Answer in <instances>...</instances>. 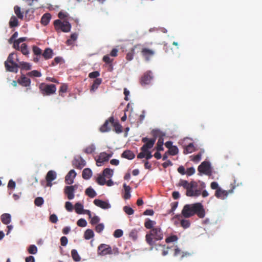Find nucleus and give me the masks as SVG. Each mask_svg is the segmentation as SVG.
Listing matches in <instances>:
<instances>
[{"mask_svg":"<svg viewBox=\"0 0 262 262\" xmlns=\"http://www.w3.org/2000/svg\"><path fill=\"white\" fill-rule=\"evenodd\" d=\"M129 236L132 239L136 240L138 238V231L136 229L132 230L130 232Z\"/></svg>","mask_w":262,"mask_h":262,"instance_id":"obj_54","label":"nucleus"},{"mask_svg":"<svg viewBox=\"0 0 262 262\" xmlns=\"http://www.w3.org/2000/svg\"><path fill=\"white\" fill-rule=\"evenodd\" d=\"M141 141L143 143H144V144L141 148V150L143 151H147V150L151 149L156 142L155 139H149L147 137L143 138Z\"/></svg>","mask_w":262,"mask_h":262,"instance_id":"obj_7","label":"nucleus"},{"mask_svg":"<svg viewBox=\"0 0 262 262\" xmlns=\"http://www.w3.org/2000/svg\"><path fill=\"white\" fill-rule=\"evenodd\" d=\"M99 221H100L99 217L98 216L95 215L94 217L91 218L90 223L92 225H95V224H98L99 222Z\"/></svg>","mask_w":262,"mask_h":262,"instance_id":"obj_64","label":"nucleus"},{"mask_svg":"<svg viewBox=\"0 0 262 262\" xmlns=\"http://www.w3.org/2000/svg\"><path fill=\"white\" fill-rule=\"evenodd\" d=\"M178 239V236L176 235H173L167 237L165 239V242L167 243H169L171 242H176Z\"/></svg>","mask_w":262,"mask_h":262,"instance_id":"obj_55","label":"nucleus"},{"mask_svg":"<svg viewBox=\"0 0 262 262\" xmlns=\"http://www.w3.org/2000/svg\"><path fill=\"white\" fill-rule=\"evenodd\" d=\"M123 231L121 229L116 230L113 234V235L116 238H119L123 235Z\"/></svg>","mask_w":262,"mask_h":262,"instance_id":"obj_60","label":"nucleus"},{"mask_svg":"<svg viewBox=\"0 0 262 262\" xmlns=\"http://www.w3.org/2000/svg\"><path fill=\"white\" fill-rule=\"evenodd\" d=\"M76 174L77 173L74 169L71 170L65 177V183L68 185L72 184Z\"/></svg>","mask_w":262,"mask_h":262,"instance_id":"obj_17","label":"nucleus"},{"mask_svg":"<svg viewBox=\"0 0 262 262\" xmlns=\"http://www.w3.org/2000/svg\"><path fill=\"white\" fill-rule=\"evenodd\" d=\"M27 75L29 77H39L41 76V74L40 72H38L37 70H33L31 72L27 73Z\"/></svg>","mask_w":262,"mask_h":262,"instance_id":"obj_46","label":"nucleus"},{"mask_svg":"<svg viewBox=\"0 0 262 262\" xmlns=\"http://www.w3.org/2000/svg\"><path fill=\"white\" fill-rule=\"evenodd\" d=\"M179 152L178 148L176 146H172L168 150V152L169 155L172 156H174L178 154Z\"/></svg>","mask_w":262,"mask_h":262,"instance_id":"obj_48","label":"nucleus"},{"mask_svg":"<svg viewBox=\"0 0 262 262\" xmlns=\"http://www.w3.org/2000/svg\"><path fill=\"white\" fill-rule=\"evenodd\" d=\"M42 56L46 60L51 58L53 56V51L50 48H46L42 54Z\"/></svg>","mask_w":262,"mask_h":262,"instance_id":"obj_22","label":"nucleus"},{"mask_svg":"<svg viewBox=\"0 0 262 262\" xmlns=\"http://www.w3.org/2000/svg\"><path fill=\"white\" fill-rule=\"evenodd\" d=\"M123 188L124 189V193L123 195V198L125 200L129 199L131 197L130 195V190L131 188L129 186L127 185L126 184H123Z\"/></svg>","mask_w":262,"mask_h":262,"instance_id":"obj_25","label":"nucleus"},{"mask_svg":"<svg viewBox=\"0 0 262 262\" xmlns=\"http://www.w3.org/2000/svg\"><path fill=\"white\" fill-rule=\"evenodd\" d=\"M156 224V223L154 221L150 220V219H147L144 223V226L148 229L154 228V226Z\"/></svg>","mask_w":262,"mask_h":262,"instance_id":"obj_32","label":"nucleus"},{"mask_svg":"<svg viewBox=\"0 0 262 262\" xmlns=\"http://www.w3.org/2000/svg\"><path fill=\"white\" fill-rule=\"evenodd\" d=\"M123 210L128 215H132L134 213V210L129 206H124Z\"/></svg>","mask_w":262,"mask_h":262,"instance_id":"obj_57","label":"nucleus"},{"mask_svg":"<svg viewBox=\"0 0 262 262\" xmlns=\"http://www.w3.org/2000/svg\"><path fill=\"white\" fill-rule=\"evenodd\" d=\"M51 18V15L50 13H45L41 17L40 23L43 26H47L49 23Z\"/></svg>","mask_w":262,"mask_h":262,"instance_id":"obj_24","label":"nucleus"},{"mask_svg":"<svg viewBox=\"0 0 262 262\" xmlns=\"http://www.w3.org/2000/svg\"><path fill=\"white\" fill-rule=\"evenodd\" d=\"M232 192L233 189L227 191L224 190L221 188L220 189H218L217 190L215 191L214 195L218 199L224 200L228 196L229 193H231Z\"/></svg>","mask_w":262,"mask_h":262,"instance_id":"obj_13","label":"nucleus"},{"mask_svg":"<svg viewBox=\"0 0 262 262\" xmlns=\"http://www.w3.org/2000/svg\"><path fill=\"white\" fill-rule=\"evenodd\" d=\"M9 27L11 28L16 27L18 26V21L15 16H12L10 19Z\"/></svg>","mask_w":262,"mask_h":262,"instance_id":"obj_33","label":"nucleus"},{"mask_svg":"<svg viewBox=\"0 0 262 262\" xmlns=\"http://www.w3.org/2000/svg\"><path fill=\"white\" fill-rule=\"evenodd\" d=\"M71 255L73 259L76 261H78L80 260V257L79 256L77 251L75 249H73L71 251Z\"/></svg>","mask_w":262,"mask_h":262,"instance_id":"obj_47","label":"nucleus"},{"mask_svg":"<svg viewBox=\"0 0 262 262\" xmlns=\"http://www.w3.org/2000/svg\"><path fill=\"white\" fill-rule=\"evenodd\" d=\"M2 222L5 225L9 224L11 221V216L9 213H4L1 216Z\"/></svg>","mask_w":262,"mask_h":262,"instance_id":"obj_23","label":"nucleus"},{"mask_svg":"<svg viewBox=\"0 0 262 262\" xmlns=\"http://www.w3.org/2000/svg\"><path fill=\"white\" fill-rule=\"evenodd\" d=\"M77 38V34L76 33H72L70 36V38L66 41V43L68 45H71L73 42Z\"/></svg>","mask_w":262,"mask_h":262,"instance_id":"obj_44","label":"nucleus"},{"mask_svg":"<svg viewBox=\"0 0 262 262\" xmlns=\"http://www.w3.org/2000/svg\"><path fill=\"white\" fill-rule=\"evenodd\" d=\"M104 228V225L103 224H102V223L98 224L95 227V230L97 232L100 233L103 230Z\"/></svg>","mask_w":262,"mask_h":262,"instance_id":"obj_63","label":"nucleus"},{"mask_svg":"<svg viewBox=\"0 0 262 262\" xmlns=\"http://www.w3.org/2000/svg\"><path fill=\"white\" fill-rule=\"evenodd\" d=\"M204 153V150L201 149L200 151L196 155L190 156L191 160L195 163H198L201 160L202 155Z\"/></svg>","mask_w":262,"mask_h":262,"instance_id":"obj_26","label":"nucleus"},{"mask_svg":"<svg viewBox=\"0 0 262 262\" xmlns=\"http://www.w3.org/2000/svg\"><path fill=\"white\" fill-rule=\"evenodd\" d=\"M44 202V200L42 197H37L34 200V204L36 206L40 207Z\"/></svg>","mask_w":262,"mask_h":262,"instance_id":"obj_52","label":"nucleus"},{"mask_svg":"<svg viewBox=\"0 0 262 262\" xmlns=\"http://www.w3.org/2000/svg\"><path fill=\"white\" fill-rule=\"evenodd\" d=\"M86 164L84 159L81 157L75 158L72 161V165L77 169H82Z\"/></svg>","mask_w":262,"mask_h":262,"instance_id":"obj_14","label":"nucleus"},{"mask_svg":"<svg viewBox=\"0 0 262 262\" xmlns=\"http://www.w3.org/2000/svg\"><path fill=\"white\" fill-rule=\"evenodd\" d=\"M85 194L91 198H93L97 195L96 191L91 187H88L85 191Z\"/></svg>","mask_w":262,"mask_h":262,"instance_id":"obj_34","label":"nucleus"},{"mask_svg":"<svg viewBox=\"0 0 262 262\" xmlns=\"http://www.w3.org/2000/svg\"><path fill=\"white\" fill-rule=\"evenodd\" d=\"M104 177H104L103 175L99 176L96 180L97 183L100 185H104L106 183V180L105 179Z\"/></svg>","mask_w":262,"mask_h":262,"instance_id":"obj_51","label":"nucleus"},{"mask_svg":"<svg viewBox=\"0 0 262 262\" xmlns=\"http://www.w3.org/2000/svg\"><path fill=\"white\" fill-rule=\"evenodd\" d=\"M14 11L15 14L16 15L17 17L18 18H19L20 19H23L24 14H23V13L21 12V11L20 10V8L19 7H18V6H15L14 8Z\"/></svg>","mask_w":262,"mask_h":262,"instance_id":"obj_38","label":"nucleus"},{"mask_svg":"<svg viewBox=\"0 0 262 262\" xmlns=\"http://www.w3.org/2000/svg\"><path fill=\"white\" fill-rule=\"evenodd\" d=\"M94 236V233L92 230L87 229L84 234V237L85 239H90Z\"/></svg>","mask_w":262,"mask_h":262,"instance_id":"obj_40","label":"nucleus"},{"mask_svg":"<svg viewBox=\"0 0 262 262\" xmlns=\"http://www.w3.org/2000/svg\"><path fill=\"white\" fill-rule=\"evenodd\" d=\"M41 93L43 96H50L55 93L56 86L54 84L41 83L39 86Z\"/></svg>","mask_w":262,"mask_h":262,"instance_id":"obj_4","label":"nucleus"},{"mask_svg":"<svg viewBox=\"0 0 262 262\" xmlns=\"http://www.w3.org/2000/svg\"><path fill=\"white\" fill-rule=\"evenodd\" d=\"M141 53L145 60L148 61L150 59L151 57L155 55V52L151 49L147 48H143L142 49Z\"/></svg>","mask_w":262,"mask_h":262,"instance_id":"obj_12","label":"nucleus"},{"mask_svg":"<svg viewBox=\"0 0 262 262\" xmlns=\"http://www.w3.org/2000/svg\"><path fill=\"white\" fill-rule=\"evenodd\" d=\"M138 45H136L134 48H132L127 53L126 59L128 61H130L133 59L134 54H135V49L137 47Z\"/></svg>","mask_w":262,"mask_h":262,"instance_id":"obj_37","label":"nucleus"},{"mask_svg":"<svg viewBox=\"0 0 262 262\" xmlns=\"http://www.w3.org/2000/svg\"><path fill=\"white\" fill-rule=\"evenodd\" d=\"M151 75L152 73L151 71H148L146 72L141 78V84L142 85H144L149 84L152 78Z\"/></svg>","mask_w":262,"mask_h":262,"instance_id":"obj_16","label":"nucleus"},{"mask_svg":"<svg viewBox=\"0 0 262 262\" xmlns=\"http://www.w3.org/2000/svg\"><path fill=\"white\" fill-rule=\"evenodd\" d=\"M57 178L56 172L52 170H49L46 175V181H53L55 180Z\"/></svg>","mask_w":262,"mask_h":262,"instance_id":"obj_21","label":"nucleus"},{"mask_svg":"<svg viewBox=\"0 0 262 262\" xmlns=\"http://www.w3.org/2000/svg\"><path fill=\"white\" fill-rule=\"evenodd\" d=\"M196 214L200 218H203L205 211L203 205L200 203L185 205L181 212V215L185 218H189Z\"/></svg>","mask_w":262,"mask_h":262,"instance_id":"obj_1","label":"nucleus"},{"mask_svg":"<svg viewBox=\"0 0 262 262\" xmlns=\"http://www.w3.org/2000/svg\"><path fill=\"white\" fill-rule=\"evenodd\" d=\"M155 247L157 250H159V248H162V255L163 256L166 255L168 253L169 247H165V245H157V246H155Z\"/></svg>","mask_w":262,"mask_h":262,"instance_id":"obj_43","label":"nucleus"},{"mask_svg":"<svg viewBox=\"0 0 262 262\" xmlns=\"http://www.w3.org/2000/svg\"><path fill=\"white\" fill-rule=\"evenodd\" d=\"M78 188V185L66 186L64 188V193L69 200H72L74 198V192Z\"/></svg>","mask_w":262,"mask_h":262,"instance_id":"obj_8","label":"nucleus"},{"mask_svg":"<svg viewBox=\"0 0 262 262\" xmlns=\"http://www.w3.org/2000/svg\"><path fill=\"white\" fill-rule=\"evenodd\" d=\"M102 60L107 64H112L113 59H111L108 55H106L103 56Z\"/></svg>","mask_w":262,"mask_h":262,"instance_id":"obj_61","label":"nucleus"},{"mask_svg":"<svg viewBox=\"0 0 262 262\" xmlns=\"http://www.w3.org/2000/svg\"><path fill=\"white\" fill-rule=\"evenodd\" d=\"M94 204L96 206L104 209H109L111 207V205L108 202L99 199H95L94 201Z\"/></svg>","mask_w":262,"mask_h":262,"instance_id":"obj_19","label":"nucleus"},{"mask_svg":"<svg viewBox=\"0 0 262 262\" xmlns=\"http://www.w3.org/2000/svg\"><path fill=\"white\" fill-rule=\"evenodd\" d=\"M184 216L181 214H177L173 217V220L177 219L180 222L181 226L186 229L189 227L190 223L189 220L183 219Z\"/></svg>","mask_w":262,"mask_h":262,"instance_id":"obj_15","label":"nucleus"},{"mask_svg":"<svg viewBox=\"0 0 262 262\" xmlns=\"http://www.w3.org/2000/svg\"><path fill=\"white\" fill-rule=\"evenodd\" d=\"M32 50L33 53L36 56H40L42 54L41 50L36 46H33L32 47Z\"/></svg>","mask_w":262,"mask_h":262,"instance_id":"obj_50","label":"nucleus"},{"mask_svg":"<svg viewBox=\"0 0 262 262\" xmlns=\"http://www.w3.org/2000/svg\"><path fill=\"white\" fill-rule=\"evenodd\" d=\"M18 83L23 86L28 87L30 86L31 80L25 75H22L18 80Z\"/></svg>","mask_w":262,"mask_h":262,"instance_id":"obj_20","label":"nucleus"},{"mask_svg":"<svg viewBox=\"0 0 262 262\" xmlns=\"http://www.w3.org/2000/svg\"><path fill=\"white\" fill-rule=\"evenodd\" d=\"M95 150V146L93 144L86 147L84 149V152L88 154H92Z\"/></svg>","mask_w":262,"mask_h":262,"instance_id":"obj_53","label":"nucleus"},{"mask_svg":"<svg viewBox=\"0 0 262 262\" xmlns=\"http://www.w3.org/2000/svg\"><path fill=\"white\" fill-rule=\"evenodd\" d=\"M77 225L79 226V227H84L86 226L87 225V222L86 221V220L84 219H80L79 220H78L77 222Z\"/></svg>","mask_w":262,"mask_h":262,"instance_id":"obj_59","label":"nucleus"},{"mask_svg":"<svg viewBox=\"0 0 262 262\" xmlns=\"http://www.w3.org/2000/svg\"><path fill=\"white\" fill-rule=\"evenodd\" d=\"M179 255H181V258H183L185 256L189 255V253L187 252H182L179 248L177 247L174 249V256H178Z\"/></svg>","mask_w":262,"mask_h":262,"instance_id":"obj_39","label":"nucleus"},{"mask_svg":"<svg viewBox=\"0 0 262 262\" xmlns=\"http://www.w3.org/2000/svg\"><path fill=\"white\" fill-rule=\"evenodd\" d=\"M31 65L30 63L26 62H20L18 67H20L22 70H30L31 69Z\"/></svg>","mask_w":262,"mask_h":262,"instance_id":"obj_36","label":"nucleus"},{"mask_svg":"<svg viewBox=\"0 0 262 262\" xmlns=\"http://www.w3.org/2000/svg\"><path fill=\"white\" fill-rule=\"evenodd\" d=\"M55 30L57 32H69L71 29L70 23L67 20L61 21L60 19H56L53 23Z\"/></svg>","mask_w":262,"mask_h":262,"instance_id":"obj_3","label":"nucleus"},{"mask_svg":"<svg viewBox=\"0 0 262 262\" xmlns=\"http://www.w3.org/2000/svg\"><path fill=\"white\" fill-rule=\"evenodd\" d=\"M68 89V85L66 84H62L59 90V95L63 96L62 93H66Z\"/></svg>","mask_w":262,"mask_h":262,"instance_id":"obj_58","label":"nucleus"},{"mask_svg":"<svg viewBox=\"0 0 262 262\" xmlns=\"http://www.w3.org/2000/svg\"><path fill=\"white\" fill-rule=\"evenodd\" d=\"M164 233L161 228L156 226L151 229L145 235L146 243L153 248L157 246L156 241H161L163 239Z\"/></svg>","mask_w":262,"mask_h":262,"instance_id":"obj_2","label":"nucleus"},{"mask_svg":"<svg viewBox=\"0 0 262 262\" xmlns=\"http://www.w3.org/2000/svg\"><path fill=\"white\" fill-rule=\"evenodd\" d=\"M178 186H182L186 189V191H188L191 188H196L197 187V183L194 181H191L190 183H189L186 180H180L179 183L178 184Z\"/></svg>","mask_w":262,"mask_h":262,"instance_id":"obj_10","label":"nucleus"},{"mask_svg":"<svg viewBox=\"0 0 262 262\" xmlns=\"http://www.w3.org/2000/svg\"><path fill=\"white\" fill-rule=\"evenodd\" d=\"M112 125L114 126L116 133L119 134L122 132V127L118 121L116 122L114 121Z\"/></svg>","mask_w":262,"mask_h":262,"instance_id":"obj_35","label":"nucleus"},{"mask_svg":"<svg viewBox=\"0 0 262 262\" xmlns=\"http://www.w3.org/2000/svg\"><path fill=\"white\" fill-rule=\"evenodd\" d=\"M28 251L30 254H35L37 252V247L34 245H31L28 247Z\"/></svg>","mask_w":262,"mask_h":262,"instance_id":"obj_49","label":"nucleus"},{"mask_svg":"<svg viewBox=\"0 0 262 262\" xmlns=\"http://www.w3.org/2000/svg\"><path fill=\"white\" fill-rule=\"evenodd\" d=\"M102 82V79L101 78H96L94 80V82L91 86V92H94L97 88H98L99 85Z\"/></svg>","mask_w":262,"mask_h":262,"instance_id":"obj_31","label":"nucleus"},{"mask_svg":"<svg viewBox=\"0 0 262 262\" xmlns=\"http://www.w3.org/2000/svg\"><path fill=\"white\" fill-rule=\"evenodd\" d=\"M163 144V139L161 138L159 139L157 144V150L158 151H163L164 150Z\"/></svg>","mask_w":262,"mask_h":262,"instance_id":"obj_56","label":"nucleus"},{"mask_svg":"<svg viewBox=\"0 0 262 262\" xmlns=\"http://www.w3.org/2000/svg\"><path fill=\"white\" fill-rule=\"evenodd\" d=\"M114 118L113 116L110 117L108 120H106L104 124L100 127V130L101 132L104 133L109 132L111 130V127L109 126V123L112 125L114 123Z\"/></svg>","mask_w":262,"mask_h":262,"instance_id":"obj_18","label":"nucleus"},{"mask_svg":"<svg viewBox=\"0 0 262 262\" xmlns=\"http://www.w3.org/2000/svg\"><path fill=\"white\" fill-rule=\"evenodd\" d=\"M82 176L84 179L88 180L92 177V171L89 168H85L83 170Z\"/></svg>","mask_w":262,"mask_h":262,"instance_id":"obj_29","label":"nucleus"},{"mask_svg":"<svg viewBox=\"0 0 262 262\" xmlns=\"http://www.w3.org/2000/svg\"><path fill=\"white\" fill-rule=\"evenodd\" d=\"M121 157L124 158H126V159H127L129 160H132L135 158V155L130 150H127L124 151L122 154Z\"/></svg>","mask_w":262,"mask_h":262,"instance_id":"obj_28","label":"nucleus"},{"mask_svg":"<svg viewBox=\"0 0 262 262\" xmlns=\"http://www.w3.org/2000/svg\"><path fill=\"white\" fill-rule=\"evenodd\" d=\"M198 170L200 173H203L206 175L210 176L211 174V168L209 162H203L199 166Z\"/></svg>","mask_w":262,"mask_h":262,"instance_id":"obj_6","label":"nucleus"},{"mask_svg":"<svg viewBox=\"0 0 262 262\" xmlns=\"http://www.w3.org/2000/svg\"><path fill=\"white\" fill-rule=\"evenodd\" d=\"M196 150V149L194 146L193 143H189L188 145L185 146L184 149L183 153L184 154H188L192 153V152Z\"/></svg>","mask_w":262,"mask_h":262,"instance_id":"obj_27","label":"nucleus"},{"mask_svg":"<svg viewBox=\"0 0 262 262\" xmlns=\"http://www.w3.org/2000/svg\"><path fill=\"white\" fill-rule=\"evenodd\" d=\"M112 248L110 246L101 244L98 247L99 255L104 256L107 254H112Z\"/></svg>","mask_w":262,"mask_h":262,"instance_id":"obj_9","label":"nucleus"},{"mask_svg":"<svg viewBox=\"0 0 262 262\" xmlns=\"http://www.w3.org/2000/svg\"><path fill=\"white\" fill-rule=\"evenodd\" d=\"M75 210L78 214H82L83 211V205L79 202L76 203L75 205Z\"/></svg>","mask_w":262,"mask_h":262,"instance_id":"obj_41","label":"nucleus"},{"mask_svg":"<svg viewBox=\"0 0 262 262\" xmlns=\"http://www.w3.org/2000/svg\"><path fill=\"white\" fill-rule=\"evenodd\" d=\"M62 59L60 57H56L52 61L51 66H55L56 64L59 63L61 61Z\"/></svg>","mask_w":262,"mask_h":262,"instance_id":"obj_62","label":"nucleus"},{"mask_svg":"<svg viewBox=\"0 0 262 262\" xmlns=\"http://www.w3.org/2000/svg\"><path fill=\"white\" fill-rule=\"evenodd\" d=\"M23 54L25 55H28L29 54V51L28 48V46L26 43H23L21 45L20 50Z\"/></svg>","mask_w":262,"mask_h":262,"instance_id":"obj_45","label":"nucleus"},{"mask_svg":"<svg viewBox=\"0 0 262 262\" xmlns=\"http://www.w3.org/2000/svg\"><path fill=\"white\" fill-rule=\"evenodd\" d=\"M14 55L13 53L9 55L7 60L5 62V66L8 71L17 73L18 65L14 61Z\"/></svg>","mask_w":262,"mask_h":262,"instance_id":"obj_5","label":"nucleus"},{"mask_svg":"<svg viewBox=\"0 0 262 262\" xmlns=\"http://www.w3.org/2000/svg\"><path fill=\"white\" fill-rule=\"evenodd\" d=\"M193 188H191L188 191H186V195L188 196H198L201 194V190H193Z\"/></svg>","mask_w":262,"mask_h":262,"instance_id":"obj_30","label":"nucleus"},{"mask_svg":"<svg viewBox=\"0 0 262 262\" xmlns=\"http://www.w3.org/2000/svg\"><path fill=\"white\" fill-rule=\"evenodd\" d=\"M112 156V154H107L105 152L100 153L98 159L96 160L97 165L101 166L103 163L108 161Z\"/></svg>","mask_w":262,"mask_h":262,"instance_id":"obj_11","label":"nucleus"},{"mask_svg":"<svg viewBox=\"0 0 262 262\" xmlns=\"http://www.w3.org/2000/svg\"><path fill=\"white\" fill-rule=\"evenodd\" d=\"M114 171L113 169L106 168L103 170V175L107 178L112 177L113 175Z\"/></svg>","mask_w":262,"mask_h":262,"instance_id":"obj_42","label":"nucleus"}]
</instances>
